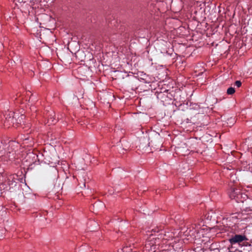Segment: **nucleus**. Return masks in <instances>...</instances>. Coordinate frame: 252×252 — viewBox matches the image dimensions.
I'll list each match as a JSON object with an SVG mask.
<instances>
[{
    "mask_svg": "<svg viewBox=\"0 0 252 252\" xmlns=\"http://www.w3.org/2000/svg\"><path fill=\"white\" fill-rule=\"evenodd\" d=\"M4 126L5 127H9L15 124L16 113L8 111L4 114Z\"/></svg>",
    "mask_w": 252,
    "mask_h": 252,
    "instance_id": "obj_1",
    "label": "nucleus"
},
{
    "mask_svg": "<svg viewBox=\"0 0 252 252\" xmlns=\"http://www.w3.org/2000/svg\"><path fill=\"white\" fill-rule=\"evenodd\" d=\"M14 143H12L9 145L8 152L6 154L3 151V160L4 161L8 160H12L16 158V150H14L13 147L15 146Z\"/></svg>",
    "mask_w": 252,
    "mask_h": 252,
    "instance_id": "obj_2",
    "label": "nucleus"
},
{
    "mask_svg": "<svg viewBox=\"0 0 252 252\" xmlns=\"http://www.w3.org/2000/svg\"><path fill=\"white\" fill-rule=\"evenodd\" d=\"M248 240V238L245 235L235 234L232 235L231 238H229V242L232 245L236 244L241 245L244 241H246Z\"/></svg>",
    "mask_w": 252,
    "mask_h": 252,
    "instance_id": "obj_3",
    "label": "nucleus"
},
{
    "mask_svg": "<svg viewBox=\"0 0 252 252\" xmlns=\"http://www.w3.org/2000/svg\"><path fill=\"white\" fill-rule=\"evenodd\" d=\"M229 195L230 198L236 199L238 201L240 196H241L240 190L238 189L231 188Z\"/></svg>",
    "mask_w": 252,
    "mask_h": 252,
    "instance_id": "obj_4",
    "label": "nucleus"
},
{
    "mask_svg": "<svg viewBox=\"0 0 252 252\" xmlns=\"http://www.w3.org/2000/svg\"><path fill=\"white\" fill-rule=\"evenodd\" d=\"M16 180L17 179L14 175H11L7 177L6 183L9 187V189L13 188L16 186Z\"/></svg>",
    "mask_w": 252,
    "mask_h": 252,
    "instance_id": "obj_5",
    "label": "nucleus"
},
{
    "mask_svg": "<svg viewBox=\"0 0 252 252\" xmlns=\"http://www.w3.org/2000/svg\"><path fill=\"white\" fill-rule=\"evenodd\" d=\"M19 138L23 141L24 144H28L29 141H32V138L31 137L30 135L27 134L26 135L21 134L19 135Z\"/></svg>",
    "mask_w": 252,
    "mask_h": 252,
    "instance_id": "obj_6",
    "label": "nucleus"
},
{
    "mask_svg": "<svg viewBox=\"0 0 252 252\" xmlns=\"http://www.w3.org/2000/svg\"><path fill=\"white\" fill-rule=\"evenodd\" d=\"M25 116L24 115H19V113H16V120L15 124H19L23 122V120L25 119Z\"/></svg>",
    "mask_w": 252,
    "mask_h": 252,
    "instance_id": "obj_7",
    "label": "nucleus"
},
{
    "mask_svg": "<svg viewBox=\"0 0 252 252\" xmlns=\"http://www.w3.org/2000/svg\"><path fill=\"white\" fill-rule=\"evenodd\" d=\"M54 116L55 115L54 112L50 114L47 121V123L49 124V125L55 124L57 122L56 120L54 118Z\"/></svg>",
    "mask_w": 252,
    "mask_h": 252,
    "instance_id": "obj_8",
    "label": "nucleus"
},
{
    "mask_svg": "<svg viewBox=\"0 0 252 252\" xmlns=\"http://www.w3.org/2000/svg\"><path fill=\"white\" fill-rule=\"evenodd\" d=\"M3 149H4L3 145L0 144V166L1 165V162H4L3 160Z\"/></svg>",
    "mask_w": 252,
    "mask_h": 252,
    "instance_id": "obj_9",
    "label": "nucleus"
},
{
    "mask_svg": "<svg viewBox=\"0 0 252 252\" xmlns=\"http://www.w3.org/2000/svg\"><path fill=\"white\" fill-rule=\"evenodd\" d=\"M235 92V89L232 87L229 88L227 90V94H233Z\"/></svg>",
    "mask_w": 252,
    "mask_h": 252,
    "instance_id": "obj_10",
    "label": "nucleus"
},
{
    "mask_svg": "<svg viewBox=\"0 0 252 252\" xmlns=\"http://www.w3.org/2000/svg\"><path fill=\"white\" fill-rule=\"evenodd\" d=\"M242 85V83L240 81H236L235 82V85L237 87H240Z\"/></svg>",
    "mask_w": 252,
    "mask_h": 252,
    "instance_id": "obj_11",
    "label": "nucleus"
},
{
    "mask_svg": "<svg viewBox=\"0 0 252 252\" xmlns=\"http://www.w3.org/2000/svg\"><path fill=\"white\" fill-rule=\"evenodd\" d=\"M196 226V225L195 224H193L191 225V227L192 228V229H195Z\"/></svg>",
    "mask_w": 252,
    "mask_h": 252,
    "instance_id": "obj_12",
    "label": "nucleus"
},
{
    "mask_svg": "<svg viewBox=\"0 0 252 252\" xmlns=\"http://www.w3.org/2000/svg\"><path fill=\"white\" fill-rule=\"evenodd\" d=\"M195 232L197 233V230H195L194 231L193 233H192L191 234H190V235H194V233H195Z\"/></svg>",
    "mask_w": 252,
    "mask_h": 252,
    "instance_id": "obj_13",
    "label": "nucleus"
}]
</instances>
